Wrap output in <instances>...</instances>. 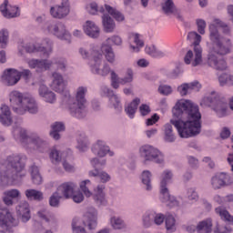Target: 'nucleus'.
Returning <instances> with one entry per match:
<instances>
[{
	"label": "nucleus",
	"mask_w": 233,
	"mask_h": 233,
	"mask_svg": "<svg viewBox=\"0 0 233 233\" xmlns=\"http://www.w3.org/2000/svg\"><path fill=\"white\" fill-rule=\"evenodd\" d=\"M172 113L177 119H171L170 123L175 126L180 137H192L201 132L199 106L192 101L178 100L173 107Z\"/></svg>",
	"instance_id": "nucleus-1"
},
{
	"label": "nucleus",
	"mask_w": 233,
	"mask_h": 233,
	"mask_svg": "<svg viewBox=\"0 0 233 233\" xmlns=\"http://www.w3.org/2000/svg\"><path fill=\"white\" fill-rule=\"evenodd\" d=\"M218 28H222L224 34L230 32V27L221 20L215 18L209 25V37L213 43V48L208 55L207 64L215 70H227V61L221 56L230 54L232 44L230 39L225 38L219 35Z\"/></svg>",
	"instance_id": "nucleus-2"
},
{
	"label": "nucleus",
	"mask_w": 233,
	"mask_h": 233,
	"mask_svg": "<svg viewBox=\"0 0 233 233\" xmlns=\"http://www.w3.org/2000/svg\"><path fill=\"white\" fill-rule=\"evenodd\" d=\"M51 88L55 92H58L62 96V103L67 105L68 110L73 116L77 119H83L86 116V99L85 96L86 94V87L80 86L76 90V99L72 98L70 96V91L66 90V84L63 79V76L57 72L53 73V81L51 84Z\"/></svg>",
	"instance_id": "nucleus-3"
},
{
	"label": "nucleus",
	"mask_w": 233,
	"mask_h": 233,
	"mask_svg": "<svg viewBox=\"0 0 233 233\" xmlns=\"http://www.w3.org/2000/svg\"><path fill=\"white\" fill-rule=\"evenodd\" d=\"M25 156L12 154L5 160H0V181L6 185H14L15 181H21L26 176L25 170Z\"/></svg>",
	"instance_id": "nucleus-4"
},
{
	"label": "nucleus",
	"mask_w": 233,
	"mask_h": 233,
	"mask_svg": "<svg viewBox=\"0 0 233 233\" xmlns=\"http://www.w3.org/2000/svg\"><path fill=\"white\" fill-rule=\"evenodd\" d=\"M21 123H23L21 118H18L15 122L13 127V136L15 139L16 141H21L25 148H34V150H38V152H46V150H48V144L39 138L35 133L26 135V130L21 127Z\"/></svg>",
	"instance_id": "nucleus-5"
},
{
	"label": "nucleus",
	"mask_w": 233,
	"mask_h": 233,
	"mask_svg": "<svg viewBox=\"0 0 233 233\" xmlns=\"http://www.w3.org/2000/svg\"><path fill=\"white\" fill-rule=\"evenodd\" d=\"M9 101L15 114H19L20 116L26 114V112H29V114H37V103H35V99L30 95H25L19 91H12L9 94Z\"/></svg>",
	"instance_id": "nucleus-6"
},
{
	"label": "nucleus",
	"mask_w": 233,
	"mask_h": 233,
	"mask_svg": "<svg viewBox=\"0 0 233 233\" xmlns=\"http://www.w3.org/2000/svg\"><path fill=\"white\" fill-rule=\"evenodd\" d=\"M187 39L193 41L195 57L194 52L189 50L184 57V63H186V65H192V66H198L201 65L203 61V49L201 48V46H199V43H201V36L197 32H189L187 34Z\"/></svg>",
	"instance_id": "nucleus-7"
},
{
	"label": "nucleus",
	"mask_w": 233,
	"mask_h": 233,
	"mask_svg": "<svg viewBox=\"0 0 233 233\" xmlns=\"http://www.w3.org/2000/svg\"><path fill=\"white\" fill-rule=\"evenodd\" d=\"M91 56L92 58L88 63L91 72L102 76H108L110 74L108 64H104L102 69H100L103 63V54L97 50V46H91Z\"/></svg>",
	"instance_id": "nucleus-8"
},
{
	"label": "nucleus",
	"mask_w": 233,
	"mask_h": 233,
	"mask_svg": "<svg viewBox=\"0 0 233 233\" xmlns=\"http://www.w3.org/2000/svg\"><path fill=\"white\" fill-rule=\"evenodd\" d=\"M172 179V171L166 170L162 173L160 181V199L162 203H167V207H178L179 201L171 197L167 186Z\"/></svg>",
	"instance_id": "nucleus-9"
},
{
	"label": "nucleus",
	"mask_w": 233,
	"mask_h": 233,
	"mask_svg": "<svg viewBox=\"0 0 233 233\" xmlns=\"http://www.w3.org/2000/svg\"><path fill=\"white\" fill-rule=\"evenodd\" d=\"M19 225V220L6 208L0 206V233H14V227Z\"/></svg>",
	"instance_id": "nucleus-10"
},
{
	"label": "nucleus",
	"mask_w": 233,
	"mask_h": 233,
	"mask_svg": "<svg viewBox=\"0 0 233 233\" xmlns=\"http://www.w3.org/2000/svg\"><path fill=\"white\" fill-rule=\"evenodd\" d=\"M86 10L92 15H96L97 13L103 14V15L109 14V15H112L116 21H125V15L108 5H105L104 7H98L97 4L91 3L86 6Z\"/></svg>",
	"instance_id": "nucleus-11"
},
{
	"label": "nucleus",
	"mask_w": 233,
	"mask_h": 233,
	"mask_svg": "<svg viewBox=\"0 0 233 233\" xmlns=\"http://www.w3.org/2000/svg\"><path fill=\"white\" fill-rule=\"evenodd\" d=\"M203 102L208 106H211L218 117H225L227 116L228 106L225 101L219 99L216 92H212L210 96L204 97Z\"/></svg>",
	"instance_id": "nucleus-12"
},
{
	"label": "nucleus",
	"mask_w": 233,
	"mask_h": 233,
	"mask_svg": "<svg viewBox=\"0 0 233 233\" xmlns=\"http://www.w3.org/2000/svg\"><path fill=\"white\" fill-rule=\"evenodd\" d=\"M77 185L74 182H66L58 187V192L64 196L66 199L72 198L75 203H81L85 199V196L81 192H76Z\"/></svg>",
	"instance_id": "nucleus-13"
},
{
	"label": "nucleus",
	"mask_w": 233,
	"mask_h": 233,
	"mask_svg": "<svg viewBox=\"0 0 233 233\" xmlns=\"http://www.w3.org/2000/svg\"><path fill=\"white\" fill-rule=\"evenodd\" d=\"M42 45H46V46H41L39 44L34 43H22V48H25V52L28 54L40 53L41 57H48L52 54V42L48 39H45Z\"/></svg>",
	"instance_id": "nucleus-14"
},
{
	"label": "nucleus",
	"mask_w": 233,
	"mask_h": 233,
	"mask_svg": "<svg viewBox=\"0 0 233 233\" xmlns=\"http://www.w3.org/2000/svg\"><path fill=\"white\" fill-rule=\"evenodd\" d=\"M141 157L146 161H155V163H163V154L150 145L142 146L139 149Z\"/></svg>",
	"instance_id": "nucleus-15"
},
{
	"label": "nucleus",
	"mask_w": 233,
	"mask_h": 233,
	"mask_svg": "<svg viewBox=\"0 0 233 233\" xmlns=\"http://www.w3.org/2000/svg\"><path fill=\"white\" fill-rule=\"evenodd\" d=\"M46 30L48 34H53V35H56L62 41L70 43V39H72V35L66 31V27H65V25L61 22L49 24Z\"/></svg>",
	"instance_id": "nucleus-16"
},
{
	"label": "nucleus",
	"mask_w": 233,
	"mask_h": 233,
	"mask_svg": "<svg viewBox=\"0 0 233 233\" xmlns=\"http://www.w3.org/2000/svg\"><path fill=\"white\" fill-rule=\"evenodd\" d=\"M91 165L94 167V171H89L90 177H98L102 183H106V181H110V175L106 172H101L98 168L101 167H105L106 165V160H99V158H93L91 160Z\"/></svg>",
	"instance_id": "nucleus-17"
},
{
	"label": "nucleus",
	"mask_w": 233,
	"mask_h": 233,
	"mask_svg": "<svg viewBox=\"0 0 233 233\" xmlns=\"http://www.w3.org/2000/svg\"><path fill=\"white\" fill-rule=\"evenodd\" d=\"M50 14L56 19H63L70 14V2L68 0H63L60 5L51 7Z\"/></svg>",
	"instance_id": "nucleus-18"
},
{
	"label": "nucleus",
	"mask_w": 233,
	"mask_h": 233,
	"mask_svg": "<svg viewBox=\"0 0 233 233\" xmlns=\"http://www.w3.org/2000/svg\"><path fill=\"white\" fill-rule=\"evenodd\" d=\"M21 79V72L15 69H7L4 72L2 76V81L7 86H14V85H17Z\"/></svg>",
	"instance_id": "nucleus-19"
},
{
	"label": "nucleus",
	"mask_w": 233,
	"mask_h": 233,
	"mask_svg": "<svg viewBox=\"0 0 233 233\" xmlns=\"http://www.w3.org/2000/svg\"><path fill=\"white\" fill-rule=\"evenodd\" d=\"M1 7L3 8L1 10L2 15H4L5 19H14L21 15V9L18 6H8V0H4V3L1 5Z\"/></svg>",
	"instance_id": "nucleus-20"
},
{
	"label": "nucleus",
	"mask_w": 233,
	"mask_h": 233,
	"mask_svg": "<svg viewBox=\"0 0 233 233\" xmlns=\"http://www.w3.org/2000/svg\"><path fill=\"white\" fill-rule=\"evenodd\" d=\"M29 68H35L36 72H46L52 68L54 62L46 59H31L27 62Z\"/></svg>",
	"instance_id": "nucleus-21"
},
{
	"label": "nucleus",
	"mask_w": 233,
	"mask_h": 233,
	"mask_svg": "<svg viewBox=\"0 0 233 233\" xmlns=\"http://www.w3.org/2000/svg\"><path fill=\"white\" fill-rule=\"evenodd\" d=\"M231 183H232V180L230 179V177L226 173L217 174L211 179V185L213 188H215V190H218V188H221V187H227Z\"/></svg>",
	"instance_id": "nucleus-22"
},
{
	"label": "nucleus",
	"mask_w": 233,
	"mask_h": 233,
	"mask_svg": "<svg viewBox=\"0 0 233 233\" xmlns=\"http://www.w3.org/2000/svg\"><path fill=\"white\" fill-rule=\"evenodd\" d=\"M84 225L88 227L89 230H94L97 227V211L94 208H89L84 216Z\"/></svg>",
	"instance_id": "nucleus-23"
},
{
	"label": "nucleus",
	"mask_w": 233,
	"mask_h": 233,
	"mask_svg": "<svg viewBox=\"0 0 233 233\" xmlns=\"http://www.w3.org/2000/svg\"><path fill=\"white\" fill-rule=\"evenodd\" d=\"M196 228H197V232H198V233L212 232V219L208 218L206 220L199 222L198 225L197 226V228H196V226H189L187 228V230L189 233H194V232H196Z\"/></svg>",
	"instance_id": "nucleus-24"
},
{
	"label": "nucleus",
	"mask_w": 233,
	"mask_h": 233,
	"mask_svg": "<svg viewBox=\"0 0 233 233\" xmlns=\"http://www.w3.org/2000/svg\"><path fill=\"white\" fill-rule=\"evenodd\" d=\"M152 221H154L156 225H162L165 221V215L161 213L157 214L154 211L146 213L143 218L144 226L150 227V223H152Z\"/></svg>",
	"instance_id": "nucleus-25"
},
{
	"label": "nucleus",
	"mask_w": 233,
	"mask_h": 233,
	"mask_svg": "<svg viewBox=\"0 0 233 233\" xmlns=\"http://www.w3.org/2000/svg\"><path fill=\"white\" fill-rule=\"evenodd\" d=\"M133 73L131 69L127 70V76L120 79L115 71H111V85L113 88H119V85H127V83H132Z\"/></svg>",
	"instance_id": "nucleus-26"
},
{
	"label": "nucleus",
	"mask_w": 233,
	"mask_h": 233,
	"mask_svg": "<svg viewBox=\"0 0 233 233\" xmlns=\"http://www.w3.org/2000/svg\"><path fill=\"white\" fill-rule=\"evenodd\" d=\"M92 152L98 157H105L107 154L112 157L114 152L110 151V147L105 144V142L98 140L92 147Z\"/></svg>",
	"instance_id": "nucleus-27"
},
{
	"label": "nucleus",
	"mask_w": 233,
	"mask_h": 233,
	"mask_svg": "<svg viewBox=\"0 0 233 233\" xmlns=\"http://www.w3.org/2000/svg\"><path fill=\"white\" fill-rule=\"evenodd\" d=\"M0 113V123L4 127H10L12 125L14 118L12 117V111H10V107L6 105H2Z\"/></svg>",
	"instance_id": "nucleus-28"
},
{
	"label": "nucleus",
	"mask_w": 233,
	"mask_h": 233,
	"mask_svg": "<svg viewBox=\"0 0 233 233\" xmlns=\"http://www.w3.org/2000/svg\"><path fill=\"white\" fill-rule=\"evenodd\" d=\"M104 190L105 185H98L96 188L94 189L93 199L99 207H105L107 203Z\"/></svg>",
	"instance_id": "nucleus-29"
},
{
	"label": "nucleus",
	"mask_w": 233,
	"mask_h": 233,
	"mask_svg": "<svg viewBox=\"0 0 233 233\" xmlns=\"http://www.w3.org/2000/svg\"><path fill=\"white\" fill-rule=\"evenodd\" d=\"M102 91L104 92V94H106V96H107V97H109L110 105L113 106L115 110H118V112L120 110H123V106H121V101L119 100V96L114 94V91L108 89V87L106 86L102 87Z\"/></svg>",
	"instance_id": "nucleus-30"
},
{
	"label": "nucleus",
	"mask_w": 233,
	"mask_h": 233,
	"mask_svg": "<svg viewBox=\"0 0 233 233\" xmlns=\"http://www.w3.org/2000/svg\"><path fill=\"white\" fill-rule=\"evenodd\" d=\"M16 214L21 217V219L24 223L30 221V205L28 202H21L20 205L16 208Z\"/></svg>",
	"instance_id": "nucleus-31"
},
{
	"label": "nucleus",
	"mask_w": 233,
	"mask_h": 233,
	"mask_svg": "<svg viewBox=\"0 0 233 233\" xmlns=\"http://www.w3.org/2000/svg\"><path fill=\"white\" fill-rule=\"evenodd\" d=\"M201 88V84L199 82L195 81L189 84H182L177 87V92H179L180 96H187L188 92H192V90H195V92H198Z\"/></svg>",
	"instance_id": "nucleus-32"
},
{
	"label": "nucleus",
	"mask_w": 233,
	"mask_h": 233,
	"mask_svg": "<svg viewBox=\"0 0 233 233\" xmlns=\"http://www.w3.org/2000/svg\"><path fill=\"white\" fill-rule=\"evenodd\" d=\"M84 32L89 37H93L94 39L99 37V27L96 25V24L92 21H86L84 25Z\"/></svg>",
	"instance_id": "nucleus-33"
},
{
	"label": "nucleus",
	"mask_w": 233,
	"mask_h": 233,
	"mask_svg": "<svg viewBox=\"0 0 233 233\" xmlns=\"http://www.w3.org/2000/svg\"><path fill=\"white\" fill-rule=\"evenodd\" d=\"M21 196V192L18 189H11L4 192L3 201L7 207L14 205V199H17Z\"/></svg>",
	"instance_id": "nucleus-34"
},
{
	"label": "nucleus",
	"mask_w": 233,
	"mask_h": 233,
	"mask_svg": "<svg viewBox=\"0 0 233 233\" xmlns=\"http://www.w3.org/2000/svg\"><path fill=\"white\" fill-rule=\"evenodd\" d=\"M101 52L104 54L107 63H116V53H114L112 46L108 44H102Z\"/></svg>",
	"instance_id": "nucleus-35"
},
{
	"label": "nucleus",
	"mask_w": 233,
	"mask_h": 233,
	"mask_svg": "<svg viewBox=\"0 0 233 233\" xmlns=\"http://www.w3.org/2000/svg\"><path fill=\"white\" fill-rule=\"evenodd\" d=\"M72 154L71 150H68L66 153H62L60 154L59 151H57V149L56 147H54L50 154H49V157L52 161V163H54L55 165H57V163H59V161H61V159H68V155Z\"/></svg>",
	"instance_id": "nucleus-36"
},
{
	"label": "nucleus",
	"mask_w": 233,
	"mask_h": 233,
	"mask_svg": "<svg viewBox=\"0 0 233 233\" xmlns=\"http://www.w3.org/2000/svg\"><path fill=\"white\" fill-rule=\"evenodd\" d=\"M39 96L44 97L46 103H55L56 102V94L50 90L45 85H41L39 87Z\"/></svg>",
	"instance_id": "nucleus-37"
},
{
	"label": "nucleus",
	"mask_w": 233,
	"mask_h": 233,
	"mask_svg": "<svg viewBox=\"0 0 233 233\" xmlns=\"http://www.w3.org/2000/svg\"><path fill=\"white\" fill-rule=\"evenodd\" d=\"M102 22H103L105 32H106L107 34L114 32L116 28V23L114 22L112 17H110L108 13H106L105 15H103Z\"/></svg>",
	"instance_id": "nucleus-38"
},
{
	"label": "nucleus",
	"mask_w": 233,
	"mask_h": 233,
	"mask_svg": "<svg viewBox=\"0 0 233 233\" xmlns=\"http://www.w3.org/2000/svg\"><path fill=\"white\" fill-rule=\"evenodd\" d=\"M141 103L139 98H135L126 108V113L130 117V119H134V116L136 115V110H137V106Z\"/></svg>",
	"instance_id": "nucleus-39"
},
{
	"label": "nucleus",
	"mask_w": 233,
	"mask_h": 233,
	"mask_svg": "<svg viewBox=\"0 0 233 233\" xmlns=\"http://www.w3.org/2000/svg\"><path fill=\"white\" fill-rule=\"evenodd\" d=\"M25 197L29 201H42L43 192L35 189L25 190Z\"/></svg>",
	"instance_id": "nucleus-40"
},
{
	"label": "nucleus",
	"mask_w": 233,
	"mask_h": 233,
	"mask_svg": "<svg viewBox=\"0 0 233 233\" xmlns=\"http://www.w3.org/2000/svg\"><path fill=\"white\" fill-rule=\"evenodd\" d=\"M65 130V124L61 122H56L52 125V131L50 132L51 137L55 138L56 140L59 139L61 136L59 132H63Z\"/></svg>",
	"instance_id": "nucleus-41"
},
{
	"label": "nucleus",
	"mask_w": 233,
	"mask_h": 233,
	"mask_svg": "<svg viewBox=\"0 0 233 233\" xmlns=\"http://www.w3.org/2000/svg\"><path fill=\"white\" fill-rule=\"evenodd\" d=\"M77 146L76 148L79 152H86L88 150V140L85 134H80L77 138Z\"/></svg>",
	"instance_id": "nucleus-42"
},
{
	"label": "nucleus",
	"mask_w": 233,
	"mask_h": 233,
	"mask_svg": "<svg viewBox=\"0 0 233 233\" xmlns=\"http://www.w3.org/2000/svg\"><path fill=\"white\" fill-rule=\"evenodd\" d=\"M129 37L130 39L133 37L134 43L137 45V46H131L133 52H139V48H143V46H145V43L141 40V35L139 34L131 33Z\"/></svg>",
	"instance_id": "nucleus-43"
},
{
	"label": "nucleus",
	"mask_w": 233,
	"mask_h": 233,
	"mask_svg": "<svg viewBox=\"0 0 233 233\" xmlns=\"http://www.w3.org/2000/svg\"><path fill=\"white\" fill-rule=\"evenodd\" d=\"M165 141L167 143H174L176 141V136L172 130V124H166L164 126Z\"/></svg>",
	"instance_id": "nucleus-44"
},
{
	"label": "nucleus",
	"mask_w": 233,
	"mask_h": 233,
	"mask_svg": "<svg viewBox=\"0 0 233 233\" xmlns=\"http://www.w3.org/2000/svg\"><path fill=\"white\" fill-rule=\"evenodd\" d=\"M145 51L151 57H165V52L157 49L156 46H147Z\"/></svg>",
	"instance_id": "nucleus-45"
},
{
	"label": "nucleus",
	"mask_w": 233,
	"mask_h": 233,
	"mask_svg": "<svg viewBox=\"0 0 233 233\" xmlns=\"http://www.w3.org/2000/svg\"><path fill=\"white\" fill-rule=\"evenodd\" d=\"M215 210L217 214H219L221 219L227 221V223H229V225H233V217L230 213H228V211L221 207L217 208Z\"/></svg>",
	"instance_id": "nucleus-46"
},
{
	"label": "nucleus",
	"mask_w": 233,
	"mask_h": 233,
	"mask_svg": "<svg viewBox=\"0 0 233 233\" xmlns=\"http://www.w3.org/2000/svg\"><path fill=\"white\" fill-rule=\"evenodd\" d=\"M31 177L34 185H41L43 183V177L39 174V167L37 166L31 167Z\"/></svg>",
	"instance_id": "nucleus-47"
},
{
	"label": "nucleus",
	"mask_w": 233,
	"mask_h": 233,
	"mask_svg": "<svg viewBox=\"0 0 233 233\" xmlns=\"http://www.w3.org/2000/svg\"><path fill=\"white\" fill-rule=\"evenodd\" d=\"M90 188H92V182H90V180H83L80 183V190H82L86 198L92 197V191H90Z\"/></svg>",
	"instance_id": "nucleus-48"
},
{
	"label": "nucleus",
	"mask_w": 233,
	"mask_h": 233,
	"mask_svg": "<svg viewBox=\"0 0 233 233\" xmlns=\"http://www.w3.org/2000/svg\"><path fill=\"white\" fill-rule=\"evenodd\" d=\"M220 86H232L233 76L228 74H223L218 77Z\"/></svg>",
	"instance_id": "nucleus-49"
},
{
	"label": "nucleus",
	"mask_w": 233,
	"mask_h": 233,
	"mask_svg": "<svg viewBox=\"0 0 233 233\" xmlns=\"http://www.w3.org/2000/svg\"><path fill=\"white\" fill-rule=\"evenodd\" d=\"M166 228L168 233L176 232V218L172 215L166 218Z\"/></svg>",
	"instance_id": "nucleus-50"
},
{
	"label": "nucleus",
	"mask_w": 233,
	"mask_h": 233,
	"mask_svg": "<svg viewBox=\"0 0 233 233\" xmlns=\"http://www.w3.org/2000/svg\"><path fill=\"white\" fill-rule=\"evenodd\" d=\"M162 10L165 14H174L176 10V5H174V0H166L162 4Z\"/></svg>",
	"instance_id": "nucleus-51"
},
{
	"label": "nucleus",
	"mask_w": 233,
	"mask_h": 233,
	"mask_svg": "<svg viewBox=\"0 0 233 233\" xmlns=\"http://www.w3.org/2000/svg\"><path fill=\"white\" fill-rule=\"evenodd\" d=\"M111 226L115 230H121V228H125L126 224L121 218L118 217H112L110 219Z\"/></svg>",
	"instance_id": "nucleus-52"
},
{
	"label": "nucleus",
	"mask_w": 233,
	"mask_h": 233,
	"mask_svg": "<svg viewBox=\"0 0 233 233\" xmlns=\"http://www.w3.org/2000/svg\"><path fill=\"white\" fill-rule=\"evenodd\" d=\"M61 196H63V193L56 189V191L49 198V205L51 207H59V200L61 199Z\"/></svg>",
	"instance_id": "nucleus-53"
},
{
	"label": "nucleus",
	"mask_w": 233,
	"mask_h": 233,
	"mask_svg": "<svg viewBox=\"0 0 233 233\" xmlns=\"http://www.w3.org/2000/svg\"><path fill=\"white\" fill-rule=\"evenodd\" d=\"M150 177H152V174L150 171L146 170L142 173V183L146 185L147 190H152V185L150 184Z\"/></svg>",
	"instance_id": "nucleus-54"
},
{
	"label": "nucleus",
	"mask_w": 233,
	"mask_h": 233,
	"mask_svg": "<svg viewBox=\"0 0 233 233\" xmlns=\"http://www.w3.org/2000/svg\"><path fill=\"white\" fill-rule=\"evenodd\" d=\"M8 43V31L3 29L0 31V48H6Z\"/></svg>",
	"instance_id": "nucleus-55"
},
{
	"label": "nucleus",
	"mask_w": 233,
	"mask_h": 233,
	"mask_svg": "<svg viewBox=\"0 0 233 233\" xmlns=\"http://www.w3.org/2000/svg\"><path fill=\"white\" fill-rule=\"evenodd\" d=\"M187 199L190 201V203H196L199 197L198 196V192H196V189L189 188L187 193Z\"/></svg>",
	"instance_id": "nucleus-56"
},
{
	"label": "nucleus",
	"mask_w": 233,
	"mask_h": 233,
	"mask_svg": "<svg viewBox=\"0 0 233 233\" xmlns=\"http://www.w3.org/2000/svg\"><path fill=\"white\" fill-rule=\"evenodd\" d=\"M106 43H112V45L116 46H121V45H123V39L119 35H113L106 39Z\"/></svg>",
	"instance_id": "nucleus-57"
},
{
	"label": "nucleus",
	"mask_w": 233,
	"mask_h": 233,
	"mask_svg": "<svg viewBox=\"0 0 233 233\" xmlns=\"http://www.w3.org/2000/svg\"><path fill=\"white\" fill-rule=\"evenodd\" d=\"M38 218L42 219V221H46V223H50V221L54 220V217L48 218V212L46 209L38 211Z\"/></svg>",
	"instance_id": "nucleus-58"
},
{
	"label": "nucleus",
	"mask_w": 233,
	"mask_h": 233,
	"mask_svg": "<svg viewBox=\"0 0 233 233\" xmlns=\"http://www.w3.org/2000/svg\"><path fill=\"white\" fill-rule=\"evenodd\" d=\"M198 31L201 35H205V28H207V22L203 19H197Z\"/></svg>",
	"instance_id": "nucleus-59"
},
{
	"label": "nucleus",
	"mask_w": 233,
	"mask_h": 233,
	"mask_svg": "<svg viewBox=\"0 0 233 233\" xmlns=\"http://www.w3.org/2000/svg\"><path fill=\"white\" fill-rule=\"evenodd\" d=\"M158 92L162 94V96H169V94H172V87L170 86H160Z\"/></svg>",
	"instance_id": "nucleus-60"
},
{
	"label": "nucleus",
	"mask_w": 233,
	"mask_h": 233,
	"mask_svg": "<svg viewBox=\"0 0 233 233\" xmlns=\"http://www.w3.org/2000/svg\"><path fill=\"white\" fill-rule=\"evenodd\" d=\"M139 112H140L141 116H148V114L151 112L150 106H148L147 104H142L139 106Z\"/></svg>",
	"instance_id": "nucleus-61"
},
{
	"label": "nucleus",
	"mask_w": 233,
	"mask_h": 233,
	"mask_svg": "<svg viewBox=\"0 0 233 233\" xmlns=\"http://www.w3.org/2000/svg\"><path fill=\"white\" fill-rule=\"evenodd\" d=\"M55 65H56L58 70H65L66 68V60L65 58H57L55 60Z\"/></svg>",
	"instance_id": "nucleus-62"
},
{
	"label": "nucleus",
	"mask_w": 233,
	"mask_h": 233,
	"mask_svg": "<svg viewBox=\"0 0 233 233\" xmlns=\"http://www.w3.org/2000/svg\"><path fill=\"white\" fill-rule=\"evenodd\" d=\"M159 121V116L157 114H154L150 118L147 119L146 125L147 127H152V125H156Z\"/></svg>",
	"instance_id": "nucleus-63"
},
{
	"label": "nucleus",
	"mask_w": 233,
	"mask_h": 233,
	"mask_svg": "<svg viewBox=\"0 0 233 233\" xmlns=\"http://www.w3.org/2000/svg\"><path fill=\"white\" fill-rule=\"evenodd\" d=\"M215 233H230L232 232V228L226 226L224 228H219V226L217 227V228L214 230Z\"/></svg>",
	"instance_id": "nucleus-64"
}]
</instances>
